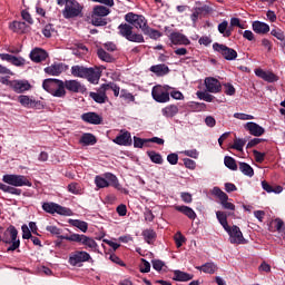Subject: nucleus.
<instances>
[{
  "label": "nucleus",
  "mask_w": 285,
  "mask_h": 285,
  "mask_svg": "<svg viewBox=\"0 0 285 285\" xmlns=\"http://www.w3.org/2000/svg\"><path fill=\"white\" fill-rule=\"evenodd\" d=\"M95 184L97 188H108L109 186H112V188H116V190L128 194V190L121 188L119 178H117V176L112 173H105L104 176H96Z\"/></svg>",
  "instance_id": "nucleus-1"
},
{
  "label": "nucleus",
  "mask_w": 285,
  "mask_h": 285,
  "mask_svg": "<svg viewBox=\"0 0 285 285\" xmlns=\"http://www.w3.org/2000/svg\"><path fill=\"white\" fill-rule=\"evenodd\" d=\"M42 88L52 97L63 98L66 97V89L63 88V80L47 78L42 81Z\"/></svg>",
  "instance_id": "nucleus-2"
},
{
  "label": "nucleus",
  "mask_w": 285,
  "mask_h": 285,
  "mask_svg": "<svg viewBox=\"0 0 285 285\" xmlns=\"http://www.w3.org/2000/svg\"><path fill=\"white\" fill-rule=\"evenodd\" d=\"M18 235L19 230H17V227L13 225H10L4 230L1 242L4 244H10V246L7 248V253H14V250L21 246V240L18 238Z\"/></svg>",
  "instance_id": "nucleus-3"
},
{
  "label": "nucleus",
  "mask_w": 285,
  "mask_h": 285,
  "mask_svg": "<svg viewBox=\"0 0 285 285\" xmlns=\"http://www.w3.org/2000/svg\"><path fill=\"white\" fill-rule=\"evenodd\" d=\"M71 75L80 79H88L90 83H97L99 81V73L94 68L76 65L71 67Z\"/></svg>",
  "instance_id": "nucleus-4"
},
{
  "label": "nucleus",
  "mask_w": 285,
  "mask_h": 285,
  "mask_svg": "<svg viewBox=\"0 0 285 285\" xmlns=\"http://www.w3.org/2000/svg\"><path fill=\"white\" fill-rule=\"evenodd\" d=\"M134 27H131L128 22L120 23L118 26V35L127 39V41H131L132 43H144L146 40L144 39V35L136 33L132 31Z\"/></svg>",
  "instance_id": "nucleus-5"
},
{
  "label": "nucleus",
  "mask_w": 285,
  "mask_h": 285,
  "mask_svg": "<svg viewBox=\"0 0 285 285\" xmlns=\"http://www.w3.org/2000/svg\"><path fill=\"white\" fill-rule=\"evenodd\" d=\"M62 239H66L67 242H77L78 244H82V246H86V248H89L90 250L96 252L97 250V242L86 235L81 234H71L70 236H62Z\"/></svg>",
  "instance_id": "nucleus-6"
},
{
  "label": "nucleus",
  "mask_w": 285,
  "mask_h": 285,
  "mask_svg": "<svg viewBox=\"0 0 285 285\" xmlns=\"http://www.w3.org/2000/svg\"><path fill=\"white\" fill-rule=\"evenodd\" d=\"M165 35L166 37H168L170 43L173 46H190V39H188V37H186V35L169 29L168 27L165 28Z\"/></svg>",
  "instance_id": "nucleus-7"
},
{
  "label": "nucleus",
  "mask_w": 285,
  "mask_h": 285,
  "mask_svg": "<svg viewBox=\"0 0 285 285\" xmlns=\"http://www.w3.org/2000/svg\"><path fill=\"white\" fill-rule=\"evenodd\" d=\"M81 12H83V6L77 0H70L66 3L62 14L65 19H75V17H81Z\"/></svg>",
  "instance_id": "nucleus-8"
},
{
  "label": "nucleus",
  "mask_w": 285,
  "mask_h": 285,
  "mask_svg": "<svg viewBox=\"0 0 285 285\" xmlns=\"http://www.w3.org/2000/svg\"><path fill=\"white\" fill-rule=\"evenodd\" d=\"M125 21L129 26L141 30V32H144V30L148 26V20L146 19V17L137 14L135 12H128L127 14H125Z\"/></svg>",
  "instance_id": "nucleus-9"
},
{
  "label": "nucleus",
  "mask_w": 285,
  "mask_h": 285,
  "mask_svg": "<svg viewBox=\"0 0 285 285\" xmlns=\"http://www.w3.org/2000/svg\"><path fill=\"white\" fill-rule=\"evenodd\" d=\"M2 181L16 187L28 186L30 188L32 186V181L23 175L7 174L3 176Z\"/></svg>",
  "instance_id": "nucleus-10"
},
{
  "label": "nucleus",
  "mask_w": 285,
  "mask_h": 285,
  "mask_svg": "<svg viewBox=\"0 0 285 285\" xmlns=\"http://www.w3.org/2000/svg\"><path fill=\"white\" fill-rule=\"evenodd\" d=\"M213 50L218 52L226 61H235L237 59V51L226 45L215 42L213 45Z\"/></svg>",
  "instance_id": "nucleus-11"
},
{
  "label": "nucleus",
  "mask_w": 285,
  "mask_h": 285,
  "mask_svg": "<svg viewBox=\"0 0 285 285\" xmlns=\"http://www.w3.org/2000/svg\"><path fill=\"white\" fill-rule=\"evenodd\" d=\"M151 97L158 104H167V101H170V91H168V86H155L151 90Z\"/></svg>",
  "instance_id": "nucleus-12"
},
{
  "label": "nucleus",
  "mask_w": 285,
  "mask_h": 285,
  "mask_svg": "<svg viewBox=\"0 0 285 285\" xmlns=\"http://www.w3.org/2000/svg\"><path fill=\"white\" fill-rule=\"evenodd\" d=\"M42 210L49 215H55L56 213L57 215L70 216L72 213L70 208L63 207L57 203H43Z\"/></svg>",
  "instance_id": "nucleus-13"
},
{
  "label": "nucleus",
  "mask_w": 285,
  "mask_h": 285,
  "mask_svg": "<svg viewBox=\"0 0 285 285\" xmlns=\"http://www.w3.org/2000/svg\"><path fill=\"white\" fill-rule=\"evenodd\" d=\"M212 195L219 199V204L225 208V210H235V204L228 202V194L224 193L219 187H214Z\"/></svg>",
  "instance_id": "nucleus-14"
},
{
  "label": "nucleus",
  "mask_w": 285,
  "mask_h": 285,
  "mask_svg": "<svg viewBox=\"0 0 285 285\" xmlns=\"http://www.w3.org/2000/svg\"><path fill=\"white\" fill-rule=\"evenodd\" d=\"M226 233L229 235V242L230 244H246V239L244 238V234L242 233V229L237 225L229 226L227 229H225Z\"/></svg>",
  "instance_id": "nucleus-15"
},
{
  "label": "nucleus",
  "mask_w": 285,
  "mask_h": 285,
  "mask_svg": "<svg viewBox=\"0 0 285 285\" xmlns=\"http://www.w3.org/2000/svg\"><path fill=\"white\" fill-rule=\"evenodd\" d=\"M256 77L263 79L267 83H275V81H279V76L275 75V72L271 70H264L262 68H257L254 70Z\"/></svg>",
  "instance_id": "nucleus-16"
},
{
  "label": "nucleus",
  "mask_w": 285,
  "mask_h": 285,
  "mask_svg": "<svg viewBox=\"0 0 285 285\" xmlns=\"http://www.w3.org/2000/svg\"><path fill=\"white\" fill-rule=\"evenodd\" d=\"M112 141L117 144V146H132V136L130 131L121 129Z\"/></svg>",
  "instance_id": "nucleus-17"
},
{
  "label": "nucleus",
  "mask_w": 285,
  "mask_h": 285,
  "mask_svg": "<svg viewBox=\"0 0 285 285\" xmlns=\"http://www.w3.org/2000/svg\"><path fill=\"white\" fill-rule=\"evenodd\" d=\"M1 61H8L11 66H16V68H23L26 66V59L21 56H12L10 53H0Z\"/></svg>",
  "instance_id": "nucleus-18"
},
{
  "label": "nucleus",
  "mask_w": 285,
  "mask_h": 285,
  "mask_svg": "<svg viewBox=\"0 0 285 285\" xmlns=\"http://www.w3.org/2000/svg\"><path fill=\"white\" fill-rule=\"evenodd\" d=\"M91 257L90 254L87 252H75L69 257V264L71 266H77V264H81L83 262H90Z\"/></svg>",
  "instance_id": "nucleus-19"
},
{
  "label": "nucleus",
  "mask_w": 285,
  "mask_h": 285,
  "mask_svg": "<svg viewBox=\"0 0 285 285\" xmlns=\"http://www.w3.org/2000/svg\"><path fill=\"white\" fill-rule=\"evenodd\" d=\"M205 88L207 92L217 95V92H222V82L217 78L208 77L205 79Z\"/></svg>",
  "instance_id": "nucleus-20"
},
{
  "label": "nucleus",
  "mask_w": 285,
  "mask_h": 285,
  "mask_svg": "<svg viewBox=\"0 0 285 285\" xmlns=\"http://www.w3.org/2000/svg\"><path fill=\"white\" fill-rule=\"evenodd\" d=\"M30 59L31 61H33V63H41L42 61H46L48 59V51L41 48H35L30 52Z\"/></svg>",
  "instance_id": "nucleus-21"
},
{
  "label": "nucleus",
  "mask_w": 285,
  "mask_h": 285,
  "mask_svg": "<svg viewBox=\"0 0 285 285\" xmlns=\"http://www.w3.org/2000/svg\"><path fill=\"white\" fill-rule=\"evenodd\" d=\"M66 70V67L61 62H55L50 65L49 67L45 68L46 75H49L50 77H59Z\"/></svg>",
  "instance_id": "nucleus-22"
},
{
  "label": "nucleus",
  "mask_w": 285,
  "mask_h": 285,
  "mask_svg": "<svg viewBox=\"0 0 285 285\" xmlns=\"http://www.w3.org/2000/svg\"><path fill=\"white\" fill-rule=\"evenodd\" d=\"M11 88L14 92L21 94L30 90L32 86L28 80H12Z\"/></svg>",
  "instance_id": "nucleus-23"
},
{
  "label": "nucleus",
  "mask_w": 285,
  "mask_h": 285,
  "mask_svg": "<svg viewBox=\"0 0 285 285\" xmlns=\"http://www.w3.org/2000/svg\"><path fill=\"white\" fill-rule=\"evenodd\" d=\"M245 130H248L249 135L253 137H262V135L266 132V129L256 122H247L245 125Z\"/></svg>",
  "instance_id": "nucleus-24"
},
{
  "label": "nucleus",
  "mask_w": 285,
  "mask_h": 285,
  "mask_svg": "<svg viewBox=\"0 0 285 285\" xmlns=\"http://www.w3.org/2000/svg\"><path fill=\"white\" fill-rule=\"evenodd\" d=\"M175 210L177 213H181L185 215V217H188V219H191V222H195L197 219V213L195 210L186 205H175L174 206Z\"/></svg>",
  "instance_id": "nucleus-25"
},
{
  "label": "nucleus",
  "mask_w": 285,
  "mask_h": 285,
  "mask_svg": "<svg viewBox=\"0 0 285 285\" xmlns=\"http://www.w3.org/2000/svg\"><path fill=\"white\" fill-rule=\"evenodd\" d=\"M81 119L86 124H92L94 126H99V124L104 121V118H101V116H99L97 112L82 114Z\"/></svg>",
  "instance_id": "nucleus-26"
},
{
  "label": "nucleus",
  "mask_w": 285,
  "mask_h": 285,
  "mask_svg": "<svg viewBox=\"0 0 285 285\" xmlns=\"http://www.w3.org/2000/svg\"><path fill=\"white\" fill-rule=\"evenodd\" d=\"M63 89L69 92H83V87L78 80H66L63 81Z\"/></svg>",
  "instance_id": "nucleus-27"
},
{
  "label": "nucleus",
  "mask_w": 285,
  "mask_h": 285,
  "mask_svg": "<svg viewBox=\"0 0 285 285\" xmlns=\"http://www.w3.org/2000/svg\"><path fill=\"white\" fill-rule=\"evenodd\" d=\"M252 28L256 35H268L271 32V26L266 22H262L259 20H256L252 23Z\"/></svg>",
  "instance_id": "nucleus-28"
},
{
  "label": "nucleus",
  "mask_w": 285,
  "mask_h": 285,
  "mask_svg": "<svg viewBox=\"0 0 285 285\" xmlns=\"http://www.w3.org/2000/svg\"><path fill=\"white\" fill-rule=\"evenodd\" d=\"M18 101L24 108H37L38 106H41L40 101L30 98V96H19Z\"/></svg>",
  "instance_id": "nucleus-29"
},
{
  "label": "nucleus",
  "mask_w": 285,
  "mask_h": 285,
  "mask_svg": "<svg viewBox=\"0 0 285 285\" xmlns=\"http://www.w3.org/2000/svg\"><path fill=\"white\" fill-rule=\"evenodd\" d=\"M196 269L206 273L207 275H215V273L219 271V267L214 262H208L202 266H197Z\"/></svg>",
  "instance_id": "nucleus-30"
},
{
  "label": "nucleus",
  "mask_w": 285,
  "mask_h": 285,
  "mask_svg": "<svg viewBox=\"0 0 285 285\" xmlns=\"http://www.w3.org/2000/svg\"><path fill=\"white\" fill-rule=\"evenodd\" d=\"M100 88L102 89V92L105 95H108V92H114V97H119V86H117V83L115 82H109V83H102L100 86Z\"/></svg>",
  "instance_id": "nucleus-31"
},
{
  "label": "nucleus",
  "mask_w": 285,
  "mask_h": 285,
  "mask_svg": "<svg viewBox=\"0 0 285 285\" xmlns=\"http://www.w3.org/2000/svg\"><path fill=\"white\" fill-rule=\"evenodd\" d=\"M161 114L167 119H173L176 115L179 114V107L177 105H169L161 109Z\"/></svg>",
  "instance_id": "nucleus-32"
},
{
  "label": "nucleus",
  "mask_w": 285,
  "mask_h": 285,
  "mask_svg": "<svg viewBox=\"0 0 285 285\" xmlns=\"http://www.w3.org/2000/svg\"><path fill=\"white\" fill-rule=\"evenodd\" d=\"M89 96L96 104H106L108 101V95H106L101 87L97 90V92H90Z\"/></svg>",
  "instance_id": "nucleus-33"
},
{
  "label": "nucleus",
  "mask_w": 285,
  "mask_h": 285,
  "mask_svg": "<svg viewBox=\"0 0 285 285\" xmlns=\"http://www.w3.org/2000/svg\"><path fill=\"white\" fill-rule=\"evenodd\" d=\"M97 55L100 61H105L106 63H112V61H115V56L109 53V51L104 48H98Z\"/></svg>",
  "instance_id": "nucleus-34"
},
{
  "label": "nucleus",
  "mask_w": 285,
  "mask_h": 285,
  "mask_svg": "<svg viewBox=\"0 0 285 285\" xmlns=\"http://www.w3.org/2000/svg\"><path fill=\"white\" fill-rule=\"evenodd\" d=\"M173 279L175 282H190V279H193V274H188L186 272L176 269V271H174Z\"/></svg>",
  "instance_id": "nucleus-35"
},
{
  "label": "nucleus",
  "mask_w": 285,
  "mask_h": 285,
  "mask_svg": "<svg viewBox=\"0 0 285 285\" xmlns=\"http://www.w3.org/2000/svg\"><path fill=\"white\" fill-rule=\"evenodd\" d=\"M150 72H154L157 77H164L170 72V69L166 65H155L150 67Z\"/></svg>",
  "instance_id": "nucleus-36"
},
{
  "label": "nucleus",
  "mask_w": 285,
  "mask_h": 285,
  "mask_svg": "<svg viewBox=\"0 0 285 285\" xmlns=\"http://www.w3.org/2000/svg\"><path fill=\"white\" fill-rule=\"evenodd\" d=\"M79 144L82 146H95L97 144V137L92 134H83L79 139Z\"/></svg>",
  "instance_id": "nucleus-37"
},
{
  "label": "nucleus",
  "mask_w": 285,
  "mask_h": 285,
  "mask_svg": "<svg viewBox=\"0 0 285 285\" xmlns=\"http://www.w3.org/2000/svg\"><path fill=\"white\" fill-rule=\"evenodd\" d=\"M218 32L223 35V37L228 38L233 36V28L228 26V21L224 20L218 24Z\"/></svg>",
  "instance_id": "nucleus-38"
},
{
  "label": "nucleus",
  "mask_w": 285,
  "mask_h": 285,
  "mask_svg": "<svg viewBox=\"0 0 285 285\" xmlns=\"http://www.w3.org/2000/svg\"><path fill=\"white\" fill-rule=\"evenodd\" d=\"M92 11L97 17H101L102 19H106L110 14V9L107 7H104L101 4H97L94 7Z\"/></svg>",
  "instance_id": "nucleus-39"
},
{
  "label": "nucleus",
  "mask_w": 285,
  "mask_h": 285,
  "mask_svg": "<svg viewBox=\"0 0 285 285\" xmlns=\"http://www.w3.org/2000/svg\"><path fill=\"white\" fill-rule=\"evenodd\" d=\"M142 237L147 244H155V239H157V233L154 229H145L142 230Z\"/></svg>",
  "instance_id": "nucleus-40"
},
{
  "label": "nucleus",
  "mask_w": 285,
  "mask_h": 285,
  "mask_svg": "<svg viewBox=\"0 0 285 285\" xmlns=\"http://www.w3.org/2000/svg\"><path fill=\"white\" fill-rule=\"evenodd\" d=\"M283 227H284V220L276 218L269 223L268 230L271 233H277V232L282 230Z\"/></svg>",
  "instance_id": "nucleus-41"
},
{
  "label": "nucleus",
  "mask_w": 285,
  "mask_h": 285,
  "mask_svg": "<svg viewBox=\"0 0 285 285\" xmlns=\"http://www.w3.org/2000/svg\"><path fill=\"white\" fill-rule=\"evenodd\" d=\"M69 224L71 226H75V228H79L81 233H87L88 232V223L79 219H70Z\"/></svg>",
  "instance_id": "nucleus-42"
},
{
  "label": "nucleus",
  "mask_w": 285,
  "mask_h": 285,
  "mask_svg": "<svg viewBox=\"0 0 285 285\" xmlns=\"http://www.w3.org/2000/svg\"><path fill=\"white\" fill-rule=\"evenodd\" d=\"M142 32H144V35H147L150 39H155V40H157L161 37V33L159 32V30L153 29L148 24H147V27H145Z\"/></svg>",
  "instance_id": "nucleus-43"
},
{
  "label": "nucleus",
  "mask_w": 285,
  "mask_h": 285,
  "mask_svg": "<svg viewBox=\"0 0 285 285\" xmlns=\"http://www.w3.org/2000/svg\"><path fill=\"white\" fill-rule=\"evenodd\" d=\"M216 217H217L219 224L223 226L224 230H226L227 228L230 227V226L228 225V215H226V213H224V212H217V213H216Z\"/></svg>",
  "instance_id": "nucleus-44"
},
{
  "label": "nucleus",
  "mask_w": 285,
  "mask_h": 285,
  "mask_svg": "<svg viewBox=\"0 0 285 285\" xmlns=\"http://www.w3.org/2000/svg\"><path fill=\"white\" fill-rule=\"evenodd\" d=\"M239 170L243 173V175H246L247 177H253L255 175V170H253V167L246 163H239Z\"/></svg>",
  "instance_id": "nucleus-45"
},
{
  "label": "nucleus",
  "mask_w": 285,
  "mask_h": 285,
  "mask_svg": "<svg viewBox=\"0 0 285 285\" xmlns=\"http://www.w3.org/2000/svg\"><path fill=\"white\" fill-rule=\"evenodd\" d=\"M246 146V140L236 138L234 139V144L229 147L233 150H238V153H244V147Z\"/></svg>",
  "instance_id": "nucleus-46"
},
{
  "label": "nucleus",
  "mask_w": 285,
  "mask_h": 285,
  "mask_svg": "<svg viewBox=\"0 0 285 285\" xmlns=\"http://www.w3.org/2000/svg\"><path fill=\"white\" fill-rule=\"evenodd\" d=\"M91 23L92 26H106L108 21H106V18H102L101 16H96L95 11L91 12Z\"/></svg>",
  "instance_id": "nucleus-47"
},
{
  "label": "nucleus",
  "mask_w": 285,
  "mask_h": 285,
  "mask_svg": "<svg viewBox=\"0 0 285 285\" xmlns=\"http://www.w3.org/2000/svg\"><path fill=\"white\" fill-rule=\"evenodd\" d=\"M68 191L72 195H83V188L78 183H71L68 185Z\"/></svg>",
  "instance_id": "nucleus-48"
},
{
  "label": "nucleus",
  "mask_w": 285,
  "mask_h": 285,
  "mask_svg": "<svg viewBox=\"0 0 285 285\" xmlns=\"http://www.w3.org/2000/svg\"><path fill=\"white\" fill-rule=\"evenodd\" d=\"M174 242L177 246V248H181V246H184V244H186V236L181 234V232H177L174 235Z\"/></svg>",
  "instance_id": "nucleus-49"
},
{
  "label": "nucleus",
  "mask_w": 285,
  "mask_h": 285,
  "mask_svg": "<svg viewBox=\"0 0 285 285\" xmlns=\"http://www.w3.org/2000/svg\"><path fill=\"white\" fill-rule=\"evenodd\" d=\"M224 164L227 168H229V170H237V161L235 160V158L226 156L224 159Z\"/></svg>",
  "instance_id": "nucleus-50"
},
{
  "label": "nucleus",
  "mask_w": 285,
  "mask_h": 285,
  "mask_svg": "<svg viewBox=\"0 0 285 285\" xmlns=\"http://www.w3.org/2000/svg\"><path fill=\"white\" fill-rule=\"evenodd\" d=\"M197 97L202 99L203 101H207L208 104L213 102L215 99V96L206 92V91H198Z\"/></svg>",
  "instance_id": "nucleus-51"
},
{
  "label": "nucleus",
  "mask_w": 285,
  "mask_h": 285,
  "mask_svg": "<svg viewBox=\"0 0 285 285\" xmlns=\"http://www.w3.org/2000/svg\"><path fill=\"white\" fill-rule=\"evenodd\" d=\"M148 157L154 164H164V158H161V155L155 151H149Z\"/></svg>",
  "instance_id": "nucleus-52"
},
{
  "label": "nucleus",
  "mask_w": 285,
  "mask_h": 285,
  "mask_svg": "<svg viewBox=\"0 0 285 285\" xmlns=\"http://www.w3.org/2000/svg\"><path fill=\"white\" fill-rule=\"evenodd\" d=\"M10 28L13 30V32H23V28H26V22L13 21L10 24Z\"/></svg>",
  "instance_id": "nucleus-53"
},
{
  "label": "nucleus",
  "mask_w": 285,
  "mask_h": 285,
  "mask_svg": "<svg viewBox=\"0 0 285 285\" xmlns=\"http://www.w3.org/2000/svg\"><path fill=\"white\" fill-rule=\"evenodd\" d=\"M253 155H254V159L257 164H264V160L266 159V153L253 150Z\"/></svg>",
  "instance_id": "nucleus-54"
},
{
  "label": "nucleus",
  "mask_w": 285,
  "mask_h": 285,
  "mask_svg": "<svg viewBox=\"0 0 285 285\" xmlns=\"http://www.w3.org/2000/svg\"><path fill=\"white\" fill-rule=\"evenodd\" d=\"M102 50H106L107 52H117V50H119V48L117 47V45L115 42H105L102 45Z\"/></svg>",
  "instance_id": "nucleus-55"
},
{
  "label": "nucleus",
  "mask_w": 285,
  "mask_h": 285,
  "mask_svg": "<svg viewBox=\"0 0 285 285\" xmlns=\"http://www.w3.org/2000/svg\"><path fill=\"white\" fill-rule=\"evenodd\" d=\"M181 155H185V157H190L191 159H199V151L197 149H188L181 151Z\"/></svg>",
  "instance_id": "nucleus-56"
},
{
  "label": "nucleus",
  "mask_w": 285,
  "mask_h": 285,
  "mask_svg": "<svg viewBox=\"0 0 285 285\" xmlns=\"http://www.w3.org/2000/svg\"><path fill=\"white\" fill-rule=\"evenodd\" d=\"M272 37H275L276 39H278V41H284L285 42V35L284 31H282V29H273L271 31Z\"/></svg>",
  "instance_id": "nucleus-57"
},
{
  "label": "nucleus",
  "mask_w": 285,
  "mask_h": 285,
  "mask_svg": "<svg viewBox=\"0 0 285 285\" xmlns=\"http://www.w3.org/2000/svg\"><path fill=\"white\" fill-rule=\"evenodd\" d=\"M183 161L185 168H188L189 170H195V168H197V163L190 158H184Z\"/></svg>",
  "instance_id": "nucleus-58"
},
{
  "label": "nucleus",
  "mask_w": 285,
  "mask_h": 285,
  "mask_svg": "<svg viewBox=\"0 0 285 285\" xmlns=\"http://www.w3.org/2000/svg\"><path fill=\"white\" fill-rule=\"evenodd\" d=\"M167 161L171 165V166H177V164L179 163V156L177 154H169L167 156Z\"/></svg>",
  "instance_id": "nucleus-59"
},
{
  "label": "nucleus",
  "mask_w": 285,
  "mask_h": 285,
  "mask_svg": "<svg viewBox=\"0 0 285 285\" xmlns=\"http://www.w3.org/2000/svg\"><path fill=\"white\" fill-rule=\"evenodd\" d=\"M234 117L235 119H240L242 121H248L250 119H255V117H253L252 115L239 114V112L234 114Z\"/></svg>",
  "instance_id": "nucleus-60"
},
{
  "label": "nucleus",
  "mask_w": 285,
  "mask_h": 285,
  "mask_svg": "<svg viewBox=\"0 0 285 285\" xmlns=\"http://www.w3.org/2000/svg\"><path fill=\"white\" fill-rule=\"evenodd\" d=\"M140 273H150V263L146 259H141Z\"/></svg>",
  "instance_id": "nucleus-61"
},
{
  "label": "nucleus",
  "mask_w": 285,
  "mask_h": 285,
  "mask_svg": "<svg viewBox=\"0 0 285 285\" xmlns=\"http://www.w3.org/2000/svg\"><path fill=\"white\" fill-rule=\"evenodd\" d=\"M52 32H55V28H52V24H47L42 29V35H45V37L47 38L52 37Z\"/></svg>",
  "instance_id": "nucleus-62"
},
{
  "label": "nucleus",
  "mask_w": 285,
  "mask_h": 285,
  "mask_svg": "<svg viewBox=\"0 0 285 285\" xmlns=\"http://www.w3.org/2000/svg\"><path fill=\"white\" fill-rule=\"evenodd\" d=\"M146 139H141L139 137H134V147L135 148H144V145L146 144Z\"/></svg>",
  "instance_id": "nucleus-63"
},
{
  "label": "nucleus",
  "mask_w": 285,
  "mask_h": 285,
  "mask_svg": "<svg viewBox=\"0 0 285 285\" xmlns=\"http://www.w3.org/2000/svg\"><path fill=\"white\" fill-rule=\"evenodd\" d=\"M225 95L233 97L235 95V87L232 83H225Z\"/></svg>",
  "instance_id": "nucleus-64"
}]
</instances>
